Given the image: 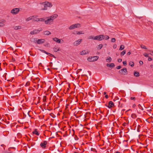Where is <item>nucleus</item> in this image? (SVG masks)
Instances as JSON below:
<instances>
[{"mask_svg":"<svg viewBox=\"0 0 153 153\" xmlns=\"http://www.w3.org/2000/svg\"><path fill=\"white\" fill-rule=\"evenodd\" d=\"M58 16L57 14H54L49 17H46L45 19H46L45 21V23L47 25H51L53 23L54 20Z\"/></svg>","mask_w":153,"mask_h":153,"instance_id":"nucleus-1","label":"nucleus"},{"mask_svg":"<svg viewBox=\"0 0 153 153\" xmlns=\"http://www.w3.org/2000/svg\"><path fill=\"white\" fill-rule=\"evenodd\" d=\"M44 4V7L41 9L42 10H47V7H51L52 6L51 3L47 2L43 3Z\"/></svg>","mask_w":153,"mask_h":153,"instance_id":"nucleus-2","label":"nucleus"},{"mask_svg":"<svg viewBox=\"0 0 153 153\" xmlns=\"http://www.w3.org/2000/svg\"><path fill=\"white\" fill-rule=\"evenodd\" d=\"M119 73L121 74L126 75L127 74L128 71L126 68H124L119 71Z\"/></svg>","mask_w":153,"mask_h":153,"instance_id":"nucleus-3","label":"nucleus"},{"mask_svg":"<svg viewBox=\"0 0 153 153\" xmlns=\"http://www.w3.org/2000/svg\"><path fill=\"white\" fill-rule=\"evenodd\" d=\"M19 8H15L11 10L10 13L13 15H16L19 12Z\"/></svg>","mask_w":153,"mask_h":153,"instance_id":"nucleus-4","label":"nucleus"},{"mask_svg":"<svg viewBox=\"0 0 153 153\" xmlns=\"http://www.w3.org/2000/svg\"><path fill=\"white\" fill-rule=\"evenodd\" d=\"M80 27V24L79 23H77L71 25L69 27V29L70 30H72L76 28L79 27Z\"/></svg>","mask_w":153,"mask_h":153,"instance_id":"nucleus-5","label":"nucleus"},{"mask_svg":"<svg viewBox=\"0 0 153 153\" xmlns=\"http://www.w3.org/2000/svg\"><path fill=\"white\" fill-rule=\"evenodd\" d=\"M99 58L97 56H94L92 57H89L88 59V60L89 62H93L97 60Z\"/></svg>","mask_w":153,"mask_h":153,"instance_id":"nucleus-6","label":"nucleus"},{"mask_svg":"<svg viewBox=\"0 0 153 153\" xmlns=\"http://www.w3.org/2000/svg\"><path fill=\"white\" fill-rule=\"evenodd\" d=\"M42 30V29L41 28L39 29H36L31 31L30 33V34L33 35L39 33V32Z\"/></svg>","mask_w":153,"mask_h":153,"instance_id":"nucleus-7","label":"nucleus"},{"mask_svg":"<svg viewBox=\"0 0 153 153\" xmlns=\"http://www.w3.org/2000/svg\"><path fill=\"white\" fill-rule=\"evenodd\" d=\"M103 35H100L97 36L95 37L94 40H97L98 41H101L102 40Z\"/></svg>","mask_w":153,"mask_h":153,"instance_id":"nucleus-8","label":"nucleus"},{"mask_svg":"<svg viewBox=\"0 0 153 153\" xmlns=\"http://www.w3.org/2000/svg\"><path fill=\"white\" fill-rule=\"evenodd\" d=\"M82 39H79L78 40L75 41L73 43V45L74 46H77L79 45L82 42Z\"/></svg>","mask_w":153,"mask_h":153,"instance_id":"nucleus-9","label":"nucleus"},{"mask_svg":"<svg viewBox=\"0 0 153 153\" xmlns=\"http://www.w3.org/2000/svg\"><path fill=\"white\" fill-rule=\"evenodd\" d=\"M47 143L46 141H44L43 142H42L40 144V146L42 148H45L46 147V145Z\"/></svg>","mask_w":153,"mask_h":153,"instance_id":"nucleus-10","label":"nucleus"},{"mask_svg":"<svg viewBox=\"0 0 153 153\" xmlns=\"http://www.w3.org/2000/svg\"><path fill=\"white\" fill-rule=\"evenodd\" d=\"M37 17H38L37 15L33 16H30L27 18L26 19V21L27 22H28V21H29L30 20H32L33 18H36Z\"/></svg>","mask_w":153,"mask_h":153,"instance_id":"nucleus-11","label":"nucleus"},{"mask_svg":"<svg viewBox=\"0 0 153 153\" xmlns=\"http://www.w3.org/2000/svg\"><path fill=\"white\" fill-rule=\"evenodd\" d=\"M39 50L42 53H45L46 54H47L49 55V56H53L54 58H55V56L54 55L52 54H51L50 53L47 52L45 50H43L42 49H39Z\"/></svg>","mask_w":153,"mask_h":153,"instance_id":"nucleus-12","label":"nucleus"},{"mask_svg":"<svg viewBox=\"0 0 153 153\" xmlns=\"http://www.w3.org/2000/svg\"><path fill=\"white\" fill-rule=\"evenodd\" d=\"M89 51L87 50H84L81 51L80 53V54L81 55H86L89 53Z\"/></svg>","mask_w":153,"mask_h":153,"instance_id":"nucleus-13","label":"nucleus"},{"mask_svg":"<svg viewBox=\"0 0 153 153\" xmlns=\"http://www.w3.org/2000/svg\"><path fill=\"white\" fill-rule=\"evenodd\" d=\"M53 40L58 43H61V39L56 37H55L53 38Z\"/></svg>","mask_w":153,"mask_h":153,"instance_id":"nucleus-14","label":"nucleus"},{"mask_svg":"<svg viewBox=\"0 0 153 153\" xmlns=\"http://www.w3.org/2000/svg\"><path fill=\"white\" fill-rule=\"evenodd\" d=\"M114 104L113 102L111 101H110L108 103V105H106V106L109 108H110L114 106Z\"/></svg>","mask_w":153,"mask_h":153,"instance_id":"nucleus-15","label":"nucleus"},{"mask_svg":"<svg viewBox=\"0 0 153 153\" xmlns=\"http://www.w3.org/2000/svg\"><path fill=\"white\" fill-rule=\"evenodd\" d=\"M45 39H39L37 41V43L39 44H42L44 42Z\"/></svg>","mask_w":153,"mask_h":153,"instance_id":"nucleus-16","label":"nucleus"},{"mask_svg":"<svg viewBox=\"0 0 153 153\" xmlns=\"http://www.w3.org/2000/svg\"><path fill=\"white\" fill-rule=\"evenodd\" d=\"M74 34H83L84 33V32L82 31H76L75 33H73Z\"/></svg>","mask_w":153,"mask_h":153,"instance_id":"nucleus-17","label":"nucleus"},{"mask_svg":"<svg viewBox=\"0 0 153 153\" xmlns=\"http://www.w3.org/2000/svg\"><path fill=\"white\" fill-rule=\"evenodd\" d=\"M106 65L108 67L111 68H113L115 66V65L113 63H111L110 64H107Z\"/></svg>","mask_w":153,"mask_h":153,"instance_id":"nucleus-18","label":"nucleus"},{"mask_svg":"<svg viewBox=\"0 0 153 153\" xmlns=\"http://www.w3.org/2000/svg\"><path fill=\"white\" fill-rule=\"evenodd\" d=\"M44 34L46 35H48L51 34L50 32L48 30H46L43 32Z\"/></svg>","mask_w":153,"mask_h":153,"instance_id":"nucleus-19","label":"nucleus"},{"mask_svg":"<svg viewBox=\"0 0 153 153\" xmlns=\"http://www.w3.org/2000/svg\"><path fill=\"white\" fill-rule=\"evenodd\" d=\"M13 27V28L16 30H17L22 29V27L20 26H14Z\"/></svg>","mask_w":153,"mask_h":153,"instance_id":"nucleus-20","label":"nucleus"},{"mask_svg":"<svg viewBox=\"0 0 153 153\" xmlns=\"http://www.w3.org/2000/svg\"><path fill=\"white\" fill-rule=\"evenodd\" d=\"M112 60L110 56H108L106 59V61L107 62H109Z\"/></svg>","mask_w":153,"mask_h":153,"instance_id":"nucleus-21","label":"nucleus"},{"mask_svg":"<svg viewBox=\"0 0 153 153\" xmlns=\"http://www.w3.org/2000/svg\"><path fill=\"white\" fill-rule=\"evenodd\" d=\"M33 133L34 134H36L37 135H39V134L37 131V129H35V130L33 132Z\"/></svg>","mask_w":153,"mask_h":153,"instance_id":"nucleus-22","label":"nucleus"},{"mask_svg":"<svg viewBox=\"0 0 153 153\" xmlns=\"http://www.w3.org/2000/svg\"><path fill=\"white\" fill-rule=\"evenodd\" d=\"M109 38V37L107 35L104 36L103 35V37L102 38V40L104 39L105 40H107Z\"/></svg>","mask_w":153,"mask_h":153,"instance_id":"nucleus-23","label":"nucleus"},{"mask_svg":"<svg viewBox=\"0 0 153 153\" xmlns=\"http://www.w3.org/2000/svg\"><path fill=\"white\" fill-rule=\"evenodd\" d=\"M134 75L135 76L138 77L140 76L139 73L138 72H135L134 73Z\"/></svg>","mask_w":153,"mask_h":153,"instance_id":"nucleus-24","label":"nucleus"},{"mask_svg":"<svg viewBox=\"0 0 153 153\" xmlns=\"http://www.w3.org/2000/svg\"><path fill=\"white\" fill-rule=\"evenodd\" d=\"M129 65L131 67H133L134 65V63L132 61H130L129 63Z\"/></svg>","mask_w":153,"mask_h":153,"instance_id":"nucleus-25","label":"nucleus"},{"mask_svg":"<svg viewBox=\"0 0 153 153\" xmlns=\"http://www.w3.org/2000/svg\"><path fill=\"white\" fill-rule=\"evenodd\" d=\"M94 38H95V37H94V36H89L88 38V39H94Z\"/></svg>","mask_w":153,"mask_h":153,"instance_id":"nucleus-26","label":"nucleus"},{"mask_svg":"<svg viewBox=\"0 0 153 153\" xmlns=\"http://www.w3.org/2000/svg\"><path fill=\"white\" fill-rule=\"evenodd\" d=\"M53 50L55 52H57L59 51V48L57 47H54L53 48Z\"/></svg>","mask_w":153,"mask_h":153,"instance_id":"nucleus-27","label":"nucleus"},{"mask_svg":"<svg viewBox=\"0 0 153 153\" xmlns=\"http://www.w3.org/2000/svg\"><path fill=\"white\" fill-rule=\"evenodd\" d=\"M124 48V46L123 45H121L120 46V48L119 49V50L120 51H122L123 50Z\"/></svg>","mask_w":153,"mask_h":153,"instance_id":"nucleus-28","label":"nucleus"},{"mask_svg":"<svg viewBox=\"0 0 153 153\" xmlns=\"http://www.w3.org/2000/svg\"><path fill=\"white\" fill-rule=\"evenodd\" d=\"M44 46L45 47H50V44L49 43L46 42Z\"/></svg>","mask_w":153,"mask_h":153,"instance_id":"nucleus-29","label":"nucleus"},{"mask_svg":"<svg viewBox=\"0 0 153 153\" xmlns=\"http://www.w3.org/2000/svg\"><path fill=\"white\" fill-rule=\"evenodd\" d=\"M45 18H39V22H43V21H45Z\"/></svg>","mask_w":153,"mask_h":153,"instance_id":"nucleus-30","label":"nucleus"},{"mask_svg":"<svg viewBox=\"0 0 153 153\" xmlns=\"http://www.w3.org/2000/svg\"><path fill=\"white\" fill-rule=\"evenodd\" d=\"M102 44H100L98 46V49H101L102 47Z\"/></svg>","mask_w":153,"mask_h":153,"instance_id":"nucleus-31","label":"nucleus"},{"mask_svg":"<svg viewBox=\"0 0 153 153\" xmlns=\"http://www.w3.org/2000/svg\"><path fill=\"white\" fill-rule=\"evenodd\" d=\"M140 47L142 48L147 49V48H146V47L144 45H140Z\"/></svg>","mask_w":153,"mask_h":153,"instance_id":"nucleus-32","label":"nucleus"},{"mask_svg":"<svg viewBox=\"0 0 153 153\" xmlns=\"http://www.w3.org/2000/svg\"><path fill=\"white\" fill-rule=\"evenodd\" d=\"M111 41L112 42H114L116 41V39L115 38H112L111 39Z\"/></svg>","mask_w":153,"mask_h":153,"instance_id":"nucleus-33","label":"nucleus"},{"mask_svg":"<svg viewBox=\"0 0 153 153\" xmlns=\"http://www.w3.org/2000/svg\"><path fill=\"white\" fill-rule=\"evenodd\" d=\"M126 53V51L125 50L123 51L121 53V54L122 55H124Z\"/></svg>","mask_w":153,"mask_h":153,"instance_id":"nucleus-34","label":"nucleus"},{"mask_svg":"<svg viewBox=\"0 0 153 153\" xmlns=\"http://www.w3.org/2000/svg\"><path fill=\"white\" fill-rule=\"evenodd\" d=\"M131 117L132 118H134L136 117V116L134 114H132L131 115Z\"/></svg>","mask_w":153,"mask_h":153,"instance_id":"nucleus-35","label":"nucleus"},{"mask_svg":"<svg viewBox=\"0 0 153 153\" xmlns=\"http://www.w3.org/2000/svg\"><path fill=\"white\" fill-rule=\"evenodd\" d=\"M143 55L146 57H149V54L147 53H144L143 54Z\"/></svg>","mask_w":153,"mask_h":153,"instance_id":"nucleus-36","label":"nucleus"},{"mask_svg":"<svg viewBox=\"0 0 153 153\" xmlns=\"http://www.w3.org/2000/svg\"><path fill=\"white\" fill-rule=\"evenodd\" d=\"M123 63L124 65H127V62L126 61H123Z\"/></svg>","mask_w":153,"mask_h":153,"instance_id":"nucleus-37","label":"nucleus"},{"mask_svg":"<svg viewBox=\"0 0 153 153\" xmlns=\"http://www.w3.org/2000/svg\"><path fill=\"white\" fill-rule=\"evenodd\" d=\"M117 47V45L116 44H114L113 46V48L114 49H115Z\"/></svg>","mask_w":153,"mask_h":153,"instance_id":"nucleus-38","label":"nucleus"},{"mask_svg":"<svg viewBox=\"0 0 153 153\" xmlns=\"http://www.w3.org/2000/svg\"><path fill=\"white\" fill-rule=\"evenodd\" d=\"M121 68V66L120 65L117 66L116 67V68L117 69H120Z\"/></svg>","mask_w":153,"mask_h":153,"instance_id":"nucleus-39","label":"nucleus"},{"mask_svg":"<svg viewBox=\"0 0 153 153\" xmlns=\"http://www.w3.org/2000/svg\"><path fill=\"white\" fill-rule=\"evenodd\" d=\"M149 51L150 52V54L151 55L153 56V51H151L150 50H149Z\"/></svg>","mask_w":153,"mask_h":153,"instance_id":"nucleus-40","label":"nucleus"},{"mask_svg":"<svg viewBox=\"0 0 153 153\" xmlns=\"http://www.w3.org/2000/svg\"><path fill=\"white\" fill-rule=\"evenodd\" d=\"M35 22H39V18H37L34 20Z\"/></svg>","mask_w":153,"mask_h":153,"instance_id":"nucleus-41","label":"nucleus"},{"mask_svg":"<svg viewBox=\"0 0 153 153\" xmlns=\"http://www.w3.org/2000/svg\"><path fill=\"white\" fill-rule=\"evenodd\" d=\"M122 61V59H118V62H120Z\"/></svg>","mask_w":153,"mask_h":153,"instance_id":"nucleus-42","label":"nucleus"},{"mask_svg":"<svg viewBox=\"0 0 153 153\" xmlns=\"http://www.w3.org/2000/svg\"><path fill=\"white\" fill-rule=\"evenodd\" d=\"M29 85V82H27L25 85V86H28Z\"/></svg>","mask_w":153,"mask_h":153,"instance_id":"nucleus-43","label":"nucleus"},{"mask_svg":"<svg viewBox=\"0 0 153 153\" xmlns=\"http://www.w3.org/2000/svg\"><path fill=\"white\" fill-rule=\"evenodd\" d=\"M130 99H131V100H135V97H131L130 98Z\"/></svg>","mask_w":153,"mask_h":153,"instance_id":"nucleus-44","label":"nucleus"},{"mask_svg":"<svg viewBox=\"0 0 153 153\" xmlns=\"http://www.w3.org/2000/svg\"><path fill=\"white\" fill-rule=\"evenodd\" d=\"M4 24L3 23L1 22H0V26H4Z\"/></svg>","mask_w":153,"mask_h":153,"instance_id":"nucleus-45","label":"nucleus"},{"mask_svg":"<svg viewBox=\"0 0 153 153\" xmlns=\"http://www.w3.org/2000/svg\"><path fill=\"white\" fill-rule=\"evenodd\" d=\"M139 63L140 64V65H143V61H139Z\"/></svg>","mask_w":153,"mask_h":153,"instance_id":"nucleus-46","label":"nucleus"},{"mask_svg":"<svg viewBox=\"0 0 153 153\" xmlns=\"http://www.w3.org/2000/svg\"><path fill=\"white\" fill-rule=\"evenodd\" d=\"M152 59L150 57H149L148 58V61H152Z\"/></svg>","mask_w":153,"mask_h":153,"instance_id":"nucleus-47","label":"nucleus"},{"mask_svg":"<svg viewBox=\"0 0 153 153\" xmlns=\"http://www.w3.org/2000/svg\"><path fill=\"white\" fill-rule=\"evenodd\" d=\"M131 54V52H129H129H128L127 53V54L128 55H130Z\"/></svg>","mask_w":153,"mask_h":153,"instance_id":"nucleus-48","label":"nucleus"},{"mask_svg":"<svg viewBox=\"0 0 153 153\" xmlns=\"http://www.w3.org/2000/svg\"><path fill=\"white\" fill-rule=\"evenodd\" d=\"M105 97L106 99H107L108 98V95H106L105 96Z\"/></svg>","mask_w":153,"mask_h":153,"instance_id":"nucleus-49","label":"nucleus"},{"mask_svg":"<svg viewBox=\"0 0 153 153\" xmlns=\"http://www.w3.org/2000/svg\"><path fill=\"white\" fill-rule=\"evenodd\" d=\"M2 153H8V152H2Z\"/></svg>","mask_w":153,"mask_h":153,"instance_id":"nucleus-50","label":"nucleus"},{"mask_svg":"<svg viewBox=\"0 0 153 153\" xmlns=\"http://www.w3.org/2000/svg\"><path fill=\"white\" fill-rule=\"evenodd\" d=\"M106 94V92H104V95Z\"/></svg>","mask_w":153,"mask_h":153,"instance_id":"nucleus-51","label":"nucleus"},{"mask_svg":"<svg viewBox=\"0 0 153 153\" xmlns=\"http://www.w3.org/2000/svg\"><path fill=\"white\" fill-rule=\"evenodd\" d=\"M150 66L151 67H153V65H150Z\"/></svg>","mask_w":153,"mask_h":153,"instance_id":"nucleus-52","label":"nucleus"},{"mask_svg":"<svg viewBox=\"0 0 153 153\" xmlns=\"http://www.w3.org/2000/svg\"><path fill=\"white\" fill-rule=\"evenodd\" d=\"M115 153H120L119 152H115Z\"/></svg>","mask_w":153,"mask_h":153,"instance_id":"nucleus-53","label":"nucleus"},{"mask_svg":"<svg viewBox=\"0 0 153 153\" xmlns=\"http://www.w3.org/2000/svg\"><path fill=\"white\" fill-rule=\"evenodd\" d=\"M27 114H28V115L29 116V117H30V115H29V114L28 113H27Z\"/></svg>","mask_w":153,"mask_h":153,"instance_id":"nucleus-54","label":"nucleus"},{"mask_svg":"<svg viewBox=\"0 0 153 153\" xmlns=\"http://www.w3.org/2000/svg\"><path fill=\"white\" fill-rule=\"evenodd\" d=\"M138 106L139 107V106H141L140 104H139ZM139 107L140 108V107Z\"/></svg>","mask_w":153,"mask_h":153,"instance_id":"nucleus-55","label":"nucleus"},{"mask_svg":"<svg viewBox=\"0 0 153 153\" xmlns=\"http://www.w3.org/2000/svg\"><path fill=\"white\" fill-rule=\"evenodd\" d=\"M79 70L80 71H81L82 70L81 69H79Z\"/></svg>","mask_w":153,"mask_h":153,"instance_id":"nucleus-56","label":"nucleus"},{"mask_svg":"<svg viewBox=\"0 0 153 153\" xmlns=\"http://www.w3.org/2000/svg\"><path fill=\"white\" fill-rule=\"evenodd\" d=\"M74 153H79L76 152H75Z\"/></svg>","mask_w":153,"mask_h":153,"instance_id":"nucleus-57","label":"nucleus"},{"mask_svg":"<svg viewBox=\"0 0 153 153\" xmlns=\"http://www.w3.org/2000/svg\"><path fill=\"white\" fill-rule=\"evenodd\" d=\"M55 69H57V68H55Z\"/></svg>","mask_w":153,"mask_h":153,"instance_id":"nucleus-58","label":"nucleus"},{"mask_svg":"<svg viewBox=\"0 0 153 153\" xmlns=\"http://www.w3.org/2000/svg\"><path fill=\"white\" fill-rule=\"evenodd\" d=\"M142 110H143V108H142Z\"/></svg>","mask_w":153,"mask_h":153,"instance_id":"nucleus-59","label":"nucleus"}]
</instances>
